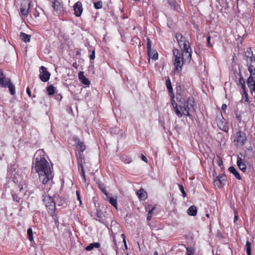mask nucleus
<instances>
[{
  "instance_id": "f257e3e1",
  "label": "nucleus",
  "mask_w": 255,
  "mask_h": 255,
  "mask_svg": "<svg viewBox=\"0 0 255 255\" xmlns=\"http://www.w3.org/2000/svg\"><path fill=\"white\" fill-rule=\"evenodd\" d=\"M45 156L43 149L37 150L34 155L32 168V170L34 169L38 173L39 181L41 183L39 188L44 192L50 189V182L53 177L52 165H50Z\"/></svg>"
},
{
  "instance_id": "f03ea898",
  "label": "nucleus",
  "mask_w": 255,
  "mask_h": 255,
  "mask_svg": "<svg viewBox=\"0 0 255 255\" xmlns=\"http://www.w3.org/2000/svg\"><path fill=\"white\" fill-rule=\"evenodd\" d=\"M177 100L179 103V108L182 111L183 115L191 117L190 113L195 112L196 105L194 99L192 97H189L186 99L184 97H181L179 95H177Z\"/></svg>"
},
{
  "instance_id": "7ed1b4c3",
  "label": "nucleus",
  "mask_w": 255,
  "mask_h": 255,
  "mask_svg": "<svg viewBox=\"0 0 255 255\" xmlns=\"http://www.w3.org/2000/svg\"><path fill=\"white\" fill-rule=\"evenodd\" d=\"M43 201L45 205L48 213L52 217L55 223H58V218L55 214L56 204L54 199L50 196L43 195Z\"/></svg>"
},
{
  "instance_id": "20e7f679",
  "label": "nucleus",
  "mask_w": 255,
  "mask_h": 255,
  "mask_svg": "<svg viewBox=\"0 0 255 255\" xmlns=\"http://www.w3.org/2000/svg\"><path fill=\"white\" fill-rule=\"evenodd\" d=\"M173 54L174 57L173 64L175 66L174 72H180L182 69L184 58L182 54H180L179 51L177 49L173 50Z\"/></svg>"
},
{
  "instance_id": "39448f33",
  "label": "nucleus",
  "mask_w": 255,
  "mask_h": 255,
  "mask_svg": "<svg viewBox=\"0 0 255 255\" xmlns=\"http://www.w3.org/2000/svg\"><path fill=\"white\" fill-rule=\"evenodd\" d=\"M247 139L245 133L242 131H239L234 135V141L238 146H242L246 142Z\"/></svg>"
},
{
  "instance_id": "423d86ee",
  "label": "nucleus",
  "mask_w": 255,
  "mask_h": 255,
  "mask_svg": "<svg viewBox=\"0 0 255 255\" xmlns=\"http://www.w3.org/2000/svg\"><path fill=\"white\" fill-rule=\"evenodd\" d=\"M175 37L181 50L190 47L189 41L185 37H183L181 33H176Z\"/></svg>"
},
{
  "instance_id": "0eeeda50",
  "label": "nucleus",
  "mask_w": 255,
  "mask_h": 255,
  "mask_svg": "<svg viewBox=\"0 0 255 255\" xmlns=\"http://www.w3.org/2000/svg\"><path fill=\"white\" fill-rule=\"evenodd\" d=\"M78 166L79 171H80V175L82 177L84 181H86V176L83 167V163H85L84 158L83 155L80 154L79 157H77Z\"/></svg>"
},
{
  "instance_id": "6e6552de",
  "label": "nucleus",
  "mask_w": 255,
  "mask_h": 255,
  "mask_svg": "<svg viewBox=\"0 0 255 255\" xmlns=\"http://www.w3.org/2000/svg\"><path fill=\"white\" fill-rule=\"evenodd\" d=\"M217 123L219 128L226 132H228L229 127L226 120L224 119L222 115L219 117L217 119Z\"/></svg>"
},
{
  "instance_id": "1a4fd4ad",
  "label": "nucleus",
  "mask_w": 255,
  "mask_h": 255,
  "mask_svg": "<svg viewBox=\"0 0 255 255\" xmlns=\"http://www.w3.org/2000/svg\"><path fill=\"white\" fill-rule=\"evenodd\" d=\"M40 70H41L39 74L40 79L44 82L48 81L50 78V73L47 71V68L43 66L40 67Z\"/></svg>"
},
{
  "instance_id": "9d476101",
  "label": "nucleus",
  "mask_w": 255,
  "mask_h": 255,
  "mask_svg": "<svg viewBox=\"0 0 255 255\" xmlns=\"http://www.w3.org/2000/svg\"><path fill=\"white\" fill-rule=\"evenodd\" d=\"M247 64L255 62V56H254L251 48H248L245 53Z\"/></svg>"
},
{
  "instance_id": "9b49d317",
  "label": "nucleus",
  "mask_w": 255,
  "mask_h": 255,
  "mask_svg": "<svg viewBox=\"0 0 255 255\" xmlns=\"http://www.w3.org/2000/svg\"><path fill=\"white\" fill-rule=\"evenodd\" d=\"M31 2L29 1L26 3H22L20 6V12L24 16H27L29 13Z\"/></svg>"
},
{
  "instance_id": "f8f14e48",
  "label": "nucleus",
  "mask_w": 255,
  "mask_h": 255,
  "mask_svg": "<svg viewBox=\"0 0 255 255\" xmlns=\"http://www.w3.org/2000/svg\"><path fill=\"white\" fill-rule=\"evenodd\" d=\"M23 190V187H21L19 190V192L17 194L14 193L13 192L11 193L12 198L14 201L17 202L19 205H21L23 202L22 198L20 197L21 191Z\"/></svg>"
},
{
  "instance_id": "ddd939ff",
  "label": "nucleus",
  "mask_w": 255,
  "mask_h": 255,
  "mask_svg": "<svg viewBox=\"0 0 255 255\" xmlns=\"http://www.w3.org/2000/svg\"><path fill=\"white\" fill-rule=\"evenodd\" d=\"M182 51V56L185 59V60H187L190 61L191 59V49L190 46L185 48V49H183Z\"/></svg>"
},
{
  "instance_id": "4468645a",
  "label": "nucleus",
  "mask_w": 255,
  "mask_h": 255,
  "mask_svg": "<svg viewBox=\"0 0 255 255\" xmlns=\"http://www.w3.org/2000/svg\"><path fill=\"white\" fill-rule=\"evenodd\" d=\"M74 10L76 16L79 17L81 15L83 11V8L81 2L78 1L74 4Z\"/></svg>"
},
{
  "instance_id": "2eb2a0df",
  "label": "nucleus",
  "mask_w": 255,
  "mask_h": 255,
  "mask_svg": "<svg viewBox=\"0 0 255 255\" xmlns=\"http://www.w3.org/2000/svg\"><path fill=\"white\" fill-rule=\"evenodd\" d=\"M255 77H252V76H250L247 81V84L248 87L250 88L251 92H255Z\"/></svg>"
},
{
  "instance_id": "dca6fc26",
  "label": "nucleus",
  "mask_w": 255,
  "mask_h": 255,
  "mask_svg": "<svg viewBox=\"0 0 255 255\" xmlns=\"http://www.w3.org/2000/svg\"><path fill=\"white\" fill-rule=\"evenodd\" d=\"M75 143L77 144V147H79L80 150L83 152L86 149V147L84 144L83 142L81 141L77 136L73 137Z\"/></svg>"
},
{
  "instance_id": "f3484780",
  "label": "nucleus",
  "mask_w": 255,
  "mask_h": 255,
  "mask_svg": "<svg viewBox=\"0 0 255 255\" xmlns=\"http://www.w3.org/2000/svg\"><path fill=\"white\" fill-rule=\"evenodd\" d=\"M79 79L81 83L86 86H89L90 81L84 76L83 72H80L78 74Z\"/></svg>"
},
{
  "instance_id": "a211bd4d",
  "label": "nucleus",
  "mask_w": 255,
  "mask_h": 255,
  "mask_svg": "<svg viewBox=\"0 0 255 255\" xmlns=\"http://www.w3.org/2000/svg\"><path fill=\"white\" fill-rule=\"evenodd\" d=\"M11 82L10 79L6 78L5 76H2V78H0V86L2 88H6Z\"/></svg>"
},
{
  "instance_id": "6ab92c4d",
  "label": "nucleus",
  "mask_w": 255,
  "mask_h": 255,
  "mask_svg": "<svg viewBox=\"0 0 255 255\" xmlns=\"http://www.w3.org/2000/svg\"><path fill=\"white\" fill-rule=\"evenodd\" d=\"M136 194L138 197V199L141 201L145 200L147 197L146 192L144 191L142 188H141L138 191H137Z\"/></svg>"
},
{
  "instance_id": "aec40b11",
  "label": "nucleus",
  "mask_w": 255,
  "mask_h": 255,
  "mask_svg": "<svg viewBox=\"0 0 255 255\" xmlns=\"http://www.w3.org/2000/svg\"><path fill=\"white\" fill-rule=\"evenodd\" d=\"M147 55L149 58V61L150 59H152V60H155L158 59V53L155 50H152V49L147 51Z\"/></svg>"
},
{
  "instance_id": "412c9836",
  "label": "nucleus",
  "mask_w": 255,
  "mask_h": 255,
  "mask_svg": "<svg viewBox=\"0 0 255 255\" xmlns=\"http://www.w3.org/2000/svg\"><path fill=\"white\" fill-rule=\"evenodd\" d=\"M60 0H54L53 1V7L55 11H61L62 8V4Z\"/></svg>"
},
{
  "instance_id": "4be33fe9",
  "label": "nucleus",
  "mask_w": 255,
  "mask_h": 255,
  "mask_svg": "<svg viewBox=\"0 0 255 255\" xmlns=\"http://www.w3.org/2000/svg\"><path fill=\"white\" fill-rule=\"evenodd\" d=\"M172 104L175 113L176 114L177 116L179 118H181L183 116V114H182L181 110L180 111L178 108L179 105H178V104L176 103H175L174 101L172 102Z\"/></svg>"
},
{
  "instance_id": "5701e85b",
  "label": "nucleus",
  "mask_w": 255,
  "mask_h": 255,
  "mask_svg": "<svg viewBox=\"0 0 255 255\" xmlns=\"http://www.w3.org/2000/svg\"><path fill=\"white\" fill-rule=\"evenodd\" d=\"M197 212V208L195 206H190L187 210V213L189 215L195 216L196 215Z\"/></svg>"
},
{
  "instance_id": "b1692460",
  "label": "nucleus",
  "mask_w": 255,
  "mask_h": 255,
  "mask_svg": "<svg viewBox=\"0 0 255 255\" xmlns=\"http://www.w3.org/2000/svg\"><path fill=\"white\" fill-rule=\"evenodd\" d=\"M253 63H248L247 65L248 66V70L250 73V76H252V77H255V67Z\"/></svg>"
},
{
  "instance_id": "393cba45",
  "label": "nucleus",
  "mask_w": 255,
  "mask_h": 255,
  "mask_svg": "<svg viewBox=\"0 0 255 255\" xmlns=\"http://www.w3.org/2000/svg\"><path fill=\"white\" fill-rule=\"evenodd\" d=\"M237 165L239 167V168L242 170L243 171H245L246 170V166L245 164H244L243 161L241 157H238L237 161Z\"/></svg>"
},
{
  "instance_id": "a878e982",
  "label": "nucleus",
  "mask_w": 255,
  "mask_h": 255,
  "mask_svg": "<svg viewBox=\"0 0 255 255\" xmlns=\"http://www.w3.org/2000/svg\"><path fill=\"white\" fill-rule=\"evenodd\" d=\"M97 184H98V187L99 189L101 190V191L105 195H107L108 192L106 190V186L104 185V184L99 180L97 181L96 182Z\"/></svg>"
},
{
  "instance_id": "bb28decb",
  "label": "nucleus",
  "mask_w": 255,
  "mask_h": 255,
  "mask_svg": "<svg viewBox=\"0 0 255 255\" xmlns=\"http://www.w3.org/2000/svg\"><path fill=\"white\" fill-rule=\"evenodd\" d=\"M20 39L24 42H29L31 38L30 35L27 34L24 32H21L20 34Z\"/></svg>"
},
{
  "instance_id": "cd10ccee",
  "label": "nucleus",
  "mask_w": 255,
  "mask_h": 255,
  "mask_svg": "<svg viewBox=\"0 0 255 255\" xmlns=\"http://www.w3.org/2000/svg\"><path fill=\"white\" fill-rule=\"evenodd\" d=\"M229 171L233 174L236 178L239 180L241 179V176L238 171L233 166H231L229 168Z\"/></svg>"
},
{
  "instance_id": "c85d7f7f",
  "label": "nucleus",
  "mask_w": 255,
  "mask_h": 255,
  "mask_svg": "<svg viewBox=\"0 0 255 255\" xmlns=\"http://www.w3.org/2000/svg\"><path fill=\"white\" fill-rule=\"evenodd\" d=\"M225 179L226 177L224 175H219L216 177V178L214 180V184H216L217 182L218 181L222 185H224L225 183Z\"/></svg>"
},
{
  "instance_id": "c756f323",
  "label": "nucleus",
  "mask_w": 255,
  "mask_h": 255,
  "mask_svg": "<svg viewBox=\"0 0 255 255\" xmlns=\"http://www.w3.org/2000/svg\"><path fill=\"white\" fill-rule=\"evenodd\" d=\"M100 247V244L99 243H94L90 244L86 248V250L88 251H91L94 248H99Z\"/></svg>"
},
{
  "instance_id": "7c9ffc66",
  "label": "nucleus",
  "mask_w": 255,
  "mask_h": 255,
  "mask_svg": "<svg viewBox=\"0 0 255 255\" xmlns=\"http://www.w3.org/2000/svg\"><path fill=\"white\" fill-rule=\"evenodd\" d=\"M239 75L240 76V78H239V83L240 84L241 87H242V88L243 90L244 89H246V88H245V80L243 78V76H242L241 75V72H240L239 73Z\"/></svg>"
},
{
  "instance_id": "2f4dec72",
  "label": "nucleus",
  "mask_w": 255,
  "mask_h": 255,
  "mask_svg": "<svg viewBox=\"0 0 255 255\" xmlns=\"http://www.w3.org/2000/svg\"><path fill=\"white\" fill-rule=\"evenodd\" d=\"M166 85L167 89H168L169 93H171L173 91V89L171 86V83L170 81V80L169 78H168V79L166 81Z\"/></svg>"
},
{
  "instance_id": "473e14b6",
  "label": "nucleus",
  "mask_w": 255,
  "mask_h": 255,
  "mask_svg": "<svg viewBox=\"0 0 255 255\" xmlns=\"http://www.w3.org/2000/svg\"><path fill=\"white\" fill-rule=\"evenodd\" d=\"M7 87L8 88L10 94L11 95H14L15 93V87L14 85L11 82Z\"/></svg>"
},
{
  "instance_id": "72a5a7b5",
  "label": "nucleus",
  "mask_w": 255,
  "mask_h": 255,
  "mask_svg": "<svg viewBox=\"0 0 255 255\" xmlns=\"http://www.w3.org/2000/svg\"><path fill=\"white\" fill-rule=\"evenodd\" d=\"M108 202L114 207L117 209V200L116 198H114L113 197L110 198L108 200Z\"/></svg>"
},
{
  "instance_id": "f704fd0d",
  "label": "nucleus",
  "mask_w": 255,
  "mask_h": 255,
  "mask_svg": "<svg viewBox=\"0 0 255 255\" xmlns=\"http://www.w3.org/2000/svg\"><path fill=\"white\" fill-rule=\"evenodd\" d=\"M47 91L48 92V94L49 95H53L55 92V88L54 87L51 85L47 87Z\"/></svg>"
},
{
  "instance_id": "c9c22d12",
  "label": "nucleus",
  "mask_w": 255,
  "mask_h": 255,
  "mask_svg": "<svg viewBox=\"0 0 255 255\" xmlns=\"http://www.w3.org/2000/svg\"><path fill=\"white\" fill-rule=\"evenodd\" d=\"M177 95H179L181 97H184V92L182 91V89L180 86L177 87L176 98L177 97Z\"/></svg>"
},
{
  "instance_id": "e433bc0d",
  "label": "nucleus",
  "mask_w": 255,
  "mask_h": 255,
  "mask_svg": "<svg viewBox=\"0 0 255 255\" xmlns=\"http://www.w3.org/2000/svg\"><path fill=\"white\" fill-rule=\"evenodd\" d=\"M27 232V236H28V239L30 241H32L33 240V232H32V229L31 228L28 229Z\"/></svg>"
},
{
  "instance_id": "4c0bfd02",
  "label": "nucleus",
  "mask_w": 255,
  "mask_h": 255,
  "mask_svg": "<svg viewBox=\"0 0 255 255\" xmlns=\"http://www.w3.org/2000/svg\"><path fill=\"white\" fill-rule=\"evenodd\" d=\"M243 90V97H242V100H244L245 102H248L249 100L248 98V94L246 90V89H244Z\"/></svg>"
},
{
  "instance_id": "58836bf2",
  "label": "nucleus",
  "mask_w": 255,
  "mask_h": 255,
  "mask_svg": "<svg viewBox=\"0 0 255 255\" xmlns=\"http://www.w3.org/2000/svg\"><path fill=\"white\" fill-rule=\"evenodd\" d=\"M94 7L96 9H100L102 7L103 3L101 1H98L94 3Z\"/></svg>"
},
{
  "instance_id": "ea45409f",
  "label": "nucleus",
  "mask_w": 255,
  "mask_h": 255,
  "mask_svg": "<svg viewBox=\"0 0 255 255\" xmlns=\"http://www.w3.org/2000/svg\"><path fill=\"white\" fill-rule=\"evenodd\" d=\"M169 3L171 6V8L173 9L176 10L177 9V5L176 4V2L174 0L169 1Z\"/></svg>"
},
{
  "instance_id": "a19ab883",
  "label": "nucleus",
  "mask_w": 255,
  "mask_h": 255,
  "mask_svg": "<svg viewBox=\"0 0 255 255\" xmlns=\"http://www.w3.org/2000/svg\"><path fill=\"white\" fill-rule=\"evenodd\" d=\"M216 163L218 166L222 168V166H223V161L222 158L220 156L217 157Z\"/></svg>"
},
{
  "instance_id": "79ce46f5",
  "label": "nucleus",
  "mask_w": 255,
  "mask_h": 255,
  "mask_svg": "<svg viewBox=\"0 0 255 255\" xmlns=\"http://www.w3.org/2000/svg\"><path fill=\"white\" fill-rule=\"evenodd\" d=\"M246 247L247 249V252H251V243L248 240L246 242Z\"/></svg>"
},
{
  "instance_id": "37998d69",
  "label": "nucleus",
  "mask_w": 255,
  "mask_h": 255,
  "mask_svg": "<svg viewBox=\"0 0 255 255\" xmlns=\"http://www.w3.org/2000/svg\"><path fill=\"white\" fill-rule=\"evenodd\" d=\"M96 217L97 218H95V219L97 221H99V222H102V221L100 220V219H98V218L99 219H100L102 218V213L101 211H97V214H96Z\"/></svg>"
},
{
  "instance_id": "c03bdc74",
  "label": "nucleus",
  "mask_w": 255,
  "mask_h": 255,
  "mask_svg": "<svg viewBox=\"0 0 255 255\" xmlns=\"http://www.w3.org/2000/svg\"><path fill=\"white\" fill-rule=\"evenodd\" d=\"M147 51H149L151 49V41L149 38L147 39Z\"/></svg>"
},
{
  "instance_id": "a18cd8bd",
  "label": "nucleus",
  "mask_w": 255,
  "mask_h": 255,
  "mask_svg": "<svg viewBox=\"0 0 255 255\" xmlns=\"http://www.w3.org/2000/svg\"><path fill=\"white\" fill-rule=\"evenodd\" d=\"M179 189H180L181 192L182 193L183 196L184 197H186V194L184 190L183 186L181 185H179Z\"/></svg>"
},
{
  "instance_id": "49530a36",
  "label": "nucleus",
  "mask_w": 255,
  "mask_h": 255,
  "mask_svg": "<svg viewBox=\"0 0 255 255\" xmlns=\"http://www.w3.org/2000/svg\"><path fill=\"white\" fill-rule=\"evenodd\" d=\"M153 210V208L151 210H150L148 211L147 217V220L148 221H150L151 219Z\"/></svg>"
},
{
  "instance_id": "de8ad7c7",
  "label": "nucleus",
  "mask_w": 255,
  "mask_h": 255,
  "mask_svg": "<svg viewBox=\"0 0 255 255\" xmlns=\"http://www.w3.org/2000/svg\"><path fill=\"white\" fill-rule=\"evenodd\" d=\"M235 115H236V117L237 119V120L239 122H241V115L240 114L238 113L237 112H236L235 113Z\"/></svg>"
},
{
  "instance_id": "09e8293b",
  "label": "nucleus",
  "mask_w": 255,
  "mask_h": 255,
  "mask_svg": "<svg viewBox=\"0 0 255 255\" xmlns=\"http://www.w3.org/2000/svg\"><path fill=\"white\" fill-rule=\"evenodd\" d=\"M76 196H77V199L79 201L80 204H81L82 201L81 200L80 192L79 191H76Z\"/></svg>"
},
{
  "instance_id": "8fccbe9b",
  "label": "nucleus",
  "mask_w": 255,
  "mask_h": 255,
  "mask_svg": "<svg viewBox=\"0 0 255 255\" xmlns=\"http://www.w3.org/2000/svg\"><path fill=\"white\" fill-rule=\"evenodd\" d=\"M90 58L91 60H94L95 58V50L94 49L92 51V54L90 55Z\"/></svg>"
},
{
  "instance_id": "3c124183",
  "label": "nucleus",
  "mask_w": 255,
  "mask_h": 255,
  "mask_svg": "<svg viewBox=\"0 0 255 255\" xmlns=\"http://www.w3.org/2000/svg\"><path fill=\"white\" fill-rule=\"evenodd\" d=\"M16 169L15 165H11L8 168V171H12L13 170H15Z\"/></svg>"
},
{
  "instance_id": "603ef678",
  "label": "nucleus",
  "mask_w": 255,
  "mask_h": 255,
  "mask_svg": "<svg viewBox=\"0 0 255 255\" xmlns=\"http://www.w3.org/2000/svg\"><path fill=\"white\" fill-rule=\"evenodd\" d=\"M141 159L144 161L145 162L147 163L148 162V159L146 158L145 156H144L143 154H142L141 156Z\"/></svg>"
},
{
  "instance_id": "864d4df0",
  "label": "nucleus",
  "mask_w": 255,
  "mask_h": 255,
  "mask_svg": "<svg viewBox=\"0 0 255 255\" xmlns=\"http://www.w3.org/2000/svg\"><path fill=\"white\" fill-rule=\"evenodd\" d=\"M210 40H211V37L208 36L207 38V44L209 46L211 47L212 45L210 44Z\"/></svg>"
},
{
  "instance_id": "5fc2aeb1",
  "label": "nucleus",
  "mask_w": 255,
  "mask_h": 255,
  "mask_svg": "<svg viewBox=\"0 0 255 255\" xmlns=\"http://www.w3.org/2000/svg\"><path fill=\"white\" fill-rule=\"evenodd\" d=\"M114 249L116 251L117 254H118V247H117V243L115 239H114Z\"/></svg>"
},
{
  "instance_id": "6e6d98bb",
  "label": "nucleus",
  "mask_w": 255,
  "mask_h": 255,
  "mask_svg": "<svg viewBox=\"0 0 255 255\" xmlns=\"http://www.w3.org/2000/svg\"><path fill=\"white\" fill-rule=\"evenodd\" d=\"M186 255H193L192 251H190L189 249L187 248V254Z\"/></svg>"
},
{
  "instance_id": "4d7b16f0",
  "label": "nucleus",
  "mask_w": 255,
  "mask_h": 255,
  "mask_svg": "<svg viewBox=\"0 0 255 255\" xmlns=\"http://www.w3.org/2000/svg\"><path fill=\"white\" fill-rule=\"evenodd\" d=\"M26 92H27V94L28 95L29 97H31V91H30L29 87H27V88L26 89Z\"/></svg>"
},
{
  "instance_id": "13d9d810",
  "label": "nucleus",
  "mask_w": 255,
  "mask_h": 255,
  "mask_svg": "<svg viewBox=\"0 0 255 255\" xmlns=\"http://www.w3.org/2000/svg\"><path fill=\"white\" fill-rule=\"evenodd\" d=\"M227 108V106L226 105V104H223V105L222 106V109L223 110V111H225Z\"/></svg>"
},
{
  "instance_id": "bf43d9fd",
  "label": "nucleus",
  "mask_w": 255,
  "mask_h": 255,
  "mask_svg": "<svg viewBox=\"0 0 255 255\" xmlns=\"http://www.w3.org/2000/svg\"><path fill=\"white\" fill-rule=\"evenodd\" d=\"M121 237L123 238V242H125L126 241V236L125 235V234H122L121 235Z\"/></svg>"
},
{
  "instance_id": "052dcab7",
  "label": "nucleus",
  "mask_w": 255,
  "mask_h": 255,
  "mask_svg": "<svg viewBox=\"0 0 255 255\" xmlns=\"http://www.w3.org/2000/svg\"><path fill=\"white\" fill-rule=\"evenodd\" d=\"M106 201H108V200L110 198H112V197H111L109 194V193L108 192V194L107 195H106Z\"/></svg>"
},
{
  "instance_id": "680f3d73",
  "label": "nucleus",
  "mask_w": 255,
  "mask_h": 255,
  "mask_svg": "<svg viewBox=\"0 0 255 255\" xmlns=\"http://www.w3.org/2000/svg\"><path fill=\"white\" fill-rule=\"evenodd\" d=\"M2 76H4L3 75V71L1 70H0V78H2Z\"/></svg>"
},
{
  "instance_id": "e2e57ef3",
  "label": "nucleus",
  "mask_w": 255,
  "mask_h": 255,
  "mask_svg": "<svg viewBox=\"0 0 255 255\" xmlns=\"http://www.w3.org/2000/svg\"><path fill=\"white\" fill-rule=\"evenodd\" d=\"M238 219V216L237 214H235V217H234V222H235L236 221H237Z\"/></svg>"
},
{
  "instance_id": "0e129e2a",
  "label": "nucleus",
  "mask_w": 255,
  "mask_h": 255,
  "mask_svg": "<svg viewBox=\"0 0 255 255\" xmlns=\"http://www.w3.org/2000/svg\"><path fill=\"white\" fill-rule=\"evenodd\" d=\"M124 245H125V247L126 249H128V247H127V243H126V241H125V242H124Z\"/></svg>"
},
{
  "instance_id": "69168bd1",
  "label": "nucleus",
  "mask_w": 255,
  "mask_h": 255,
  "mask_svg": "<svg viewBox=\"0 0 255 255\" xmlns=\"http://www.w3.org/2000/svg\"><path fill=\"white\" fill-rule=\"evenodd\" d=\"M247 255H251V252H247Z\"/></svg>"
},
{
  "instance_id": "338daca9",
  "label": "nucleus",
  "mask_w": 255,
  "mask_h": 255,
  "mask_svg": "<svg viewBox=\"0 0 255 255\" xmlns=\"http://www.w3.org/2000/svg\"><path fill=\"white\" fill-rule=\"evenodd\" d=\"M209 213H207L206 214V216L207 217V218H209Z\"/></svg>"
},
{
  "instance_id": "774afa93",
  "label": "nucleus",
  "mask_w": 255,
  "mask_h": 255,
  "mask_svg": "<svg viewBox=\"0 0 255 255\" xmlns=\"http://www.w3.org/2000/svg\"><path fill=\"white\" fill-rule=\"evenodd\" d=\"M154 255H158V253L157 252H155L154 253Z\"/></svg>"
}]
</instances>
